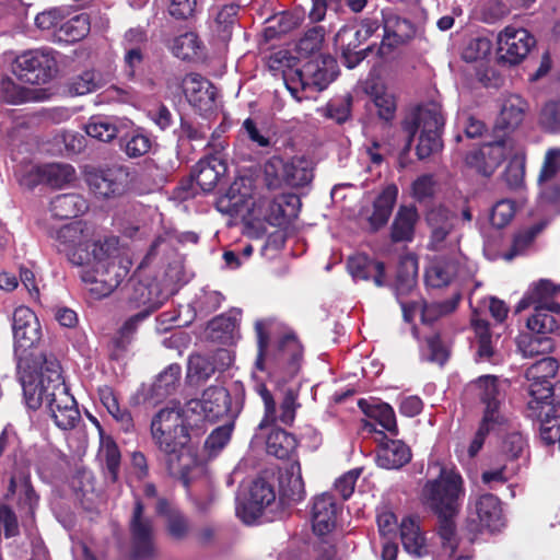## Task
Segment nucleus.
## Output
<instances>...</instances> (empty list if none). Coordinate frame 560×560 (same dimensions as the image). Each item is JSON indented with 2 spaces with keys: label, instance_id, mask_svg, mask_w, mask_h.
I'll use <instances>...</instances> for the list:
<instances>
[{
  "label": "nucleus",
  "instance_id": "ea45409f",
  "mask_svg": "<svg viewBox=\"0 0 560 560\" xmlns=\"http://www.w3.org/2000/svg\"><path fill=\"white\" fill-rule=\"evenodd\" d=\"M18 373L27 407L32 410H37L45 404L46 388L48 389L47 384H44L40 378H37L31 371V368L18 369Z\"/></svg>",
  "mask_w": 560,
  "mask_h": 560
},
{
  "label": "nucleus",
  "instance_id": "f257e3e1",
  "mask_svg": "<svg viewBox=\"0 0 560 560\" xmlns=\"http://www.w3.org/2000/svg\"><path fill=\"white\" fill-rule=\"evenodd\" d=\"M85 232V223L74 221L51 232L50 236L58 253L63 254L71 265L84 268L81 279L92 285L91 293L98 299L105 298L124 277L115 262L119 241L118 237H107L92 242Z\"/></svg>",
  "mask_w": 560,
  "mask_h": 560
},
{
  "label": "nucleus",
  "instance_id": "3c124183",
  "mask_svg": "<svg viewBox=\"0 0 560 560\" xmlns=\"http://www.w3.org/2000/svg\"><path fill=\"white\" fill-rule=\"evenodd\" d=\"M300 25V18L292 12H281L268 20V25L264 28L266 40H272L290 33Z\"/></svg>",
  "mask_w": 560,
  "mask_h": 560
},
{
  "label": "nucleus",
  "instance_id": "f3484780",
  "mask_svg": "<svg viewBox=\"0 0 560 560\" xmlns=\"http://www.w3.org/2000/svg\"><path fill=\"white\" fill-rule=\"evenodd\" d=\"M559 363L552 357H544L528 366L525 378L528 381L529 400L547 401L552 396L553 378L558 372Z\"/></svg>",
  "mask_w": 560,
  "mask_h": 560
},
{
  "label": "nucleus",
  "instance_id": "e2e57ef3",
  "mask_svg": "<svg viewBox=\"0 0 560 560\" xmlns=\"http://www.w3.org/2000/svg\"><path fill=\"white\" fill-rule=\"evenodd\" d=\"M304 497L305 489L301 475H290L285 482L283 480L280 482V499L288 504L299 503Z\"/></svg>",
  "mask_w": 560,
  "mask_h": 560
},
{
  "label": "nucleus",
  "instance_id": "2eb2a0df",
  "mask_svg": "<svg viewBox=\"0 0 560 560\" xmlns=\"http://www.w3.org/2000/svg\"><path fill=\"white\" fill-rule=\"evenodd\" d=\"M384 34L377 46L376 56L387 58L396 48L407 44L416 34L412 22L390 11L384 10Z\"/></svg>",
  "mask_w": 560,
  "mask_h": 560
},
{
  "label": "nucleus",
  "instance_id": "412c9836",
  "mask_svg": "<svg viewBox=\"0 0 560 560\" xmlns=\"http://www.w3.org/2000/svg\"><path fill=\"white\" fill-rule=\"evenodd\" d=\"M376 465L384 469H399L407 465L412 457L410 447L401 440L390 439L385 432H380Z\"/></svg>",
  "mask_w": 560,
  "mask_h": 560
},
{
  "label": "nucleus",
  "instance_id": "9b49d317",
  "mask_svg": "<svg viewBox=\"0 0 560 560\" xmlns=\"http://www.w3.org/2000/svg\"><path fill=\"white\" fill-rule=\"evenodd\" d=\"M90 190L101 199H115L132 187L133 176L128 166L113 165L91 172L86 176Z\"/></svg>",
  "mask_w": 560,
  "mask_h": 560
},
{
  "label": "nucleus",
  "instance_id": "1a4fd4ad",
  "mask_svg": "<svg viewBox=\"0 0 560 560\" xmlns=\"http://www.w3.org/2000/svg\"><path fill=\"white\" fill-rule=\"evenodd\" d=\"M128 528L130 534V559H154L156 556L154 525L152 518L144 515V504L139 498L135 500Z\"/></svg>",
  "mask_w": 560,
  "mask_h": 560
},
{
  "label": "nucleus",
  "instance_id": "473e14b6",
  "mask_svg": "<svg viewBox=\"0 0 560 560\" xmlns=\"http://www.w3.org/2000/svg\"><path fill=\"white\" fill-rule=\"evenodd\" d=\"M419 214L415 206H400L390 225L393 243L411 242Z\"/></svg>",
  "mask_w": 560,
  "mask_h": 560
},
{
  "label": "nucleus",
  "instance_id": "6e6552de",
  "mask_svg": "<svg viewBox=\"0 0 560 560\" xmlns=\"http://www.w3.org/2000/svg\"><path fill=\"white\" fill-rule=\"evenodd\" d=\"M12 331L16 368H31V352L42 339V328L36 314L27 306L16 307L12 316Z\"/></svg>",
  "mask_w": 560,
  "mask_h": 560
},
{
  "label": "nucleus",
  "instance_id": "864d4df0",
  "mask_svg": "<svg viewBox=\"0 0 560 560\" xmlns=\"http://www.w3.org/2000/svg\"><path fill=\"white\" fill-rule=\"evenodd\" d=\"M120 149L131 159L147 154L151 147V138L140 131L133 130L119 137Z\"/></svg>",
  "mask_w": 560,
  "mask_h": 560
},
{
  "label": "nucleus",
  "instance_id": "13d9d810",
  "mask_svg": "<svg viewBox=\"0 0 560 560\" xmlns=\"http://www.w3.org/2000/svg\"><path fill=\"white\" fill-rule=\"evenodd\" d=\"M299 393L294 388L285 389L283 397L280 401L279 413H277V421L285 427H291L296 417V410L301 407L299 402Z\"/></svg>",
  "mask_w": 560,
  "mask_h": 560
},
{
  "label": "nucleus",
  "instance_id": "dca6fc26",
  "mask_svg": "<svg viewBox=\"0 0 560 560\" xmlns=\"http://www.w3.org/2000/svg\"><path fill=\"white\" fill-rule=\"evenodd\" d=\"M508 145L509 140L504 138L483 143L466 154L465 163L479 175L490 177L506 159Z\"/></svg>",
  "mask_w": 560,
  "mask_h": 560
},
{
  "label": "nucleus",
  "instance_id": "6ab92c4d",
  "mask_svg": "<svg viewBox=\"0 0 560 560\" xmlns=\"http://www.w3.org/2000/svg\"><path fill=\"white\" fill-rule=\"evenodd\" d=\"M526 416L539 422V438L546 446L560 442V416L555 406L547 401L528 400Z\"/></svg>",
  "mask_w": 560,
  "mask_h": 560
},
{
  "label": "nucleus",
  "instance_id": "aec40b11",
  "mask_svg": "<svg viewBox=\"0 0 560 560\" xmlns=\"http://www.w3.org/2000/svg\"><path fill=\"white\" fill-rule=\"evenodd\" d=\"M16 493L19 508L26 509L33 515L38 506L39 495L32 483L31 472L26 468H15L10 472L4 499L10 500Z\"/></svg>",
  "mask_w": 560,
  "mask_h": 560
},
{
  "label": "nucleus",
  "instance_id": "20e7f679",
  "mask_svg": "<svg viewBox=\"0 0 560 560\" xmlns=\"http://www.w3.org/2000/svg\"><path fill=\"white\" fill-rule=\"evenodd\" d=\"M325 38L324 26L308 28L296 44L300 57L310 58L299 69L283 72L287 90L298 102L308 100L311 93L325 90L339 74L337 60L330 55L317 52Z\"/></svg>",
  "mask_w": 560,
  "mask_h": 560
},
{
  "label": "nucleus",
  "instance_id": "c756f323",
  "mask_svg": "<svg viewBox=\"0 0 560 560\" xmlns=\"http://www.w3.org/2000/svg\"><path fill=\"white\" fill-rule=\"evenodd\" d=\"M475 511L482 528L494 532L504 525L501 501L492 493L480 495L475 502Z\"/></svg>",
  "mask_w": 560,
  "mask_h": 560
},
{
  "label": "nucleus",
  "instance_id": "8fccbe9b",
  "mask_svg": "<svg viewBox=\"0 0 560 560\" xmlns=\"http://www.w3.org/2000/svg\"><path fill=\"white\" fill-rule=\"evenodd\" d=\"M471 326L475 331L477 351L476 355L480 361H491L495 353L492 346V334L490 331V324L482 318H472Z\"/></svg>",
  "mask_w": 560,
  "mask_h": 560
},
{
  "label": "nucleus",
  "instance_id": "774afa93",
  "mask_svg": "<svg viewBox=\"0 0 560 560\" xmlns=\"http://www.w3.org/2000/svg\"><path fill=\"white\" fill-rule=\"evenodd\" d=\"M98 88L100 80L97 79L96 72L93 70L82 72L73 78L69 84V91L74 95H85L96 91Z\"/></svg>",
  "mask_w": 560,
  "mask_h": 560
},
{
  "label": "nucleus",
  "instance_id": "bb28decb",
  "mask_svg": "<svg viewBox=\"0 0 560 560\" xmlns=\"http://www.w3.org/2000/svg\"><path fill=\"white\" fill-rule=\"evenodd\" d=\"M398 197V188L396 185H387L375 197L373 201V211L366 218L368 231L376 233L383 229L393 213Z\"/></svg>",
  "mask_w": 560,
  "mask_h": 560
},
{
  "label": "nucleus",
  "instance_id": "bf43d9fd",
  "mask_svg": "<svg viewBox=\"0 0 560 560\" xmlns=\"http://www.w3.org/2000/svg\"><path fill=\"white\" fill-rule=\"evenodd\" d=\"M50 417L55 424L61 430H71L75 428L81 416L75 399L71 400L67 406H62L59 410L50 408Z\"/></svg>",
  "mask_w": 560,
  "mask_h": 560
},
{
  "label": "nucleus",
  "instance_id": "0e129e2a",
  "mask_svg": "<svg viewBox=\"0 0 560 560\" xmlns=\"http://www.w3.org/2000/svg\"><path fill=\"white\" fill-rule=\"evenodd\" d=\"M103 456L109 479L113 482L118 480L121 454L117 443L107 438L103 443Z\"/></svg>",
  "mask_w": 560,
  "mask_h": 560
},
{
  "label": "nucleus",
  "instance_id": "0eeeda50",
  "mask_svg": "<svg viewBox=\"0 0 560 560\" xmlns=\"http://www.w3.org/2000/svg\"><path fill=\"white\" fill-rule=\"evenodd\" d=\"M264 174L267 186L271 189L282 186L302 188L313 180L314 167L312 161L305 156L295 155L285 160L273 155L265 163Z\"/></svg>",
  "mask_w": 560,
  "mask_h": 560
},
{
  "label": "nucleus",
  "instance_id": "680f3d73",
  "mask_svg": "<svg viewBox=\"0 0 560 560\" xmlns=\"http://www.w3.org/2000/svg\"><path fill=\"white\" fill-rule=\"evenodd\" d=\"M553 340L544 335L524 337L518 341V348L524 357H535L550 352L553 349Z\"/></svg>",
  "mask_w": 560,
  "mask_h": 560
},
{
  "label": "nucleus",
  "instance_id": "09e8293b",
  "mask_svg": "<svg viewBox=\"0 0 560 560\" xmlns=\"http://www.w3.org/2000/svg\"><path fill=\"white\" fill-rule=\"evenodd\" d=\"M240 5L236 3L224 4L214 13L212 28L222 42L231 39L232 30L236 22Z\"/></svg>",
  "mask_w": 560,
  "mask_h": 560
},
{
  "label": "nucleus",
  "instance_id": "a18cd8bd",
  "mask_svg": "<svg viewBox=\"0 0 560 560\" xmlns=\"http://www.w3.org/2000/svg\"><path fill=\"white\" fill-rule=\"evenodd\" d=\"M457 272V262L448 258L436 259L425 272V282L431 288L448 285Z\"/></svg>",
  "mask_w": 560,
  "mask_h": 560
},
{
  "label": "nucleus",
  "instance_id": "4c0bfd02",
  "mask_svg": "<svg viewBox=\"0 0 560 560\" xmlns=\"http://www.w3.org/2000/svg\"><path fill=\"white\" fill-rule=\"evenodd\" d=\"M89 209L86 200L79 194H60L50 201L49 210L55 218L72 219Z\"/></svg>",
  "mask_w": 560,
  "mask_h": 560
},
{
  "label": "nucleus",
  "instance_id": "de8ad7c7",
  "mask_svg": "<svg viewBox=\"0 0 560 560\" xmlns=\"http://www.w3.org/2000/svg\"><path fill=\"white\" fill-rule=\"evenodd\" d=\"M90 30L91 21L89 14L81 13L60 24L57 35L60 40L75 43L85 38Z\"/></svg>",
  "mask_w": 560,
  "mask_h": 560
},
{
  "label": "nucleus",
  "instance_id": "393cba45",
  "mask_svg": "<svg viewBox=\"0 0 560 560\" xmlns=\"http://www.w3.org/2000/svg\"><path fill=\"white\" fill-rule=\"evenodd\" d=\"M231 395L229 390L222 386H210L202 393L201 399L196 401L201 412L210 422L228 416L231 411Z\"/></svg>",
  "mask_w": 560,
  "mask_h": 560
},
{
  "label": "nucleus",
  "instance_id": "338daca9",
  "mask_svg": "<svg viewBox=\"0 0 560 560\" xmlns=\"http://www.w3.org/2000/svg\"><path fill=\"white\" fill-rule=\"evenodd\" d=\"M235 327V317L228 314H220L208 323L207 329L209 330L211 338L222 340L230 338Z\"/></svg>",
  "mask_w": 560,
  "mask_h": 560
},
{
  "label": "nucleus",
  "instance_id": "a878e982",
  "mask_svg": "<svg viewBox=\"0 0 560 560\" xmlns=\"http://www.w3.org/2000/svg\"><path fill=\"white\" fill-rule=\"evenodd\" d=\"M525 110L526 102L522 97L512 95L505 100L495 120V136L499 139L504 138L510 141L508 136L522 124L524 120Z\"/></svg>",
  "mask_w": 560,
  "mask_h": 560
},
{
  "label": "nucleus",
  "instance_id": "69168bd1",
  "mask_svg": "<svg viewBox=\"0 0 560 560\" xmlns=\"http://www.w3.org/2000/svg\"><path fill=\"white\" fill-rule=\"evenodd\" d=\"M542 225L535 224L525 231H522L514 235L512 246L509 253L505 254L508 260L523 254L534 242L536 236L541 232Z\"/></svg>",
  "mask_w": 560,
  "mask_h": 560
},
{
  "label": "nucleus",
  "instance_id": "49530a36",
  "mask_svg": "<svg viewBox=\"0 0 560 560\" xmlns=\"http://www.w3.org/2000/svg\"><path fill=\"white\" fill-rule=\"evenodd\" d=\"M462 300V292L455 291L452 296L445 301L427 303L421 302V322L423 324H433L440 317L452 314L458 307Z\"/></svg>",
  "mask_w": 560,
  "mask_h": 560
},
{
  "label": "nucleus",
  "instance_id": "7c9ffc66",
  "mask_svg": "<svg viewBox=\"0 0 560 560\" xmlns=\"http://www.w3.org/2000/svg\"><path fill=\"white\" fill-rule=\"evenodd\" d=\"M455 214L445 207H436L427 213V223L431 230L430 244L440 249L454 229Z\"/></svg>",
  "mask_w": 560,
  "mask_h": 560
},
{
  "label": "nucleus",
  "instance_id": "37998d69",
  "mask_svg": "<svg viewBox=\"0 0 560 560\" xmlns=\"http://www.w3.org/2000/svg\"><path fill=\"white\" fill-rule=\"evenodd\" d=\"M100 399L124 432L130 433L133 431L135 423L130 411L127 408H120L118 399L110 387L106 386L100 389Z\"/></svg>",
  "mask_w": 560,
  "mask_h": 560
},
{
  "label": "nucleus",
  "instance_id": "c85d7f7f",
  "mask_svg": "<svg viewBox=\"0 0 560 560\" xmlns=\"http://www.w3.org/2000/svg\"><path fill=\"white\" fill-rule=\"evenodd\" d=\"M175 85L182 88L188 103L201 107L207 101L214 100L212 83L199 73H189L185 78H175Z\"/></svg>",
  "mask_w": 560,
  "mask_h": 560
},
{
  "label": "nucleus",
  "instance_id": "cd10ccee",
  "mask_svg": "<svg viewBox=\"0 0 560 560\" xmlns=\"http://www.w3.org/2000/svg\"><path fill=\"white\" fill-rule=\"evenodd\" d=\"M155 513L165 518V530L172 539L182 541L188 537L190 524L187 516L173 508L166 498L158 499Z\"/></svg>",
  "mask_w": 560,
  "mask_h": 560
},
{
  "label": "nucleus",
  "instance_id": "39448f33",
  "mask_svg": "<svg viewBox=\"0 0 560 560\" xmlns=\"http://www.w3.org/2000/svg\"><path fill=\"white\" fill-rule=\"evenodd\" d=\"M445 118L442 106L439 103L430 102L419 105L401 121V129L406 133L405 145L400 151L399 160L407 155L417 132L420 130L419 141L416 147V154L419 160L428 159L443 148L442 133Z\"/></svg>",
  "mask_w": 560,
  "mask_h": 560
},
{
  "label": "nucleus",
  "instance_id": "5701e85b",
  "mask_svg": "<svg viewBox=\"0 0 560 560\" xmlns=\"http://www.w3.org/2000/svg\"><path fill=\"white\" fill-rule=\"evenodd\" d=\"M347 268L355 281L372 280L377 288H383L387 284L385 264L371 258L366 254L350 256L347 261Z\"/></svg>",
  "mask_w": 560,
  "mask_h": 560
},
{
  "label": "nucleus",
  "instance_id": "5fc2aeb1",
  "mask_svg": "<svg viewBox=\"0 0 560 560\" xmlns=\"http://www.w3.org/2000/svg\"><path fill=\"white\" fill-rule=\"evenodd\" d=\"M201 42L195 32H186L173 38L170 49L182 60H190L198 55Z\"/></svg>",
  "mask_w": 560,
  "mask_h": 560
},
{
  "label": "nucleus",
  "instance_id": "79ce46f5",
  "mask_svg": "<svg viewBox=\"0 0 560 560\" xmlns=\"http://www.w3.org/2000/svg\"><path fill=\"white\" fill-rule=\"evenodd\" d=\"M180 375L182 368L179 364L173 363L165 368L151 387L152 397L162 401L173 395L179 386Z\"/></svg>",
  "mask_w": 560,
  "mask_h": 560
},
{
  "label": "nucleus",
  "instance_id": "e433bc0d",
  "mask_svg": "<svg viewBox=\"0 0 560 560\" xmlns=\"http://www.w3.org/2000/svg\"><path fill=\"white\" fill-rule=\"evenodd\" d=\"M556 315H560L559 302L535 306L534 314L527 319V327L538 335L553 332L559 327Z\"/></svg>",
  "mask_w": 560,
  "mask_h": 560
},
{
  "label": "nucleus",
  "instance_id": "9d476101",
  "mask_svg": "<svg viewBox=\"0 0 560 560\" xmlns=\"http://www.w3.org/2000/svg\"><path fill=\"white\" fill-rule=\"evenodd\" d=\"M57 71V61L51 50L33 49L19 55L12 65L16 78L33 85L46 84Z\"/></svg>",
  "mask_w": 560,
  "mask_h": 560
},
{
  "label": "nucleus",
  "instance_id": "a211bd4d",
  "mask_svg": "<svg viewBox=\"0 0 560 560\" xmlns=\"http://www.w3.org/2000/svg\"><path fill=\"white\" fill-rule=\"evenodd\" d=\"M275 501L276 491L273 486L267 480L258 478L253 481L248 494L237 508V515L245 524L250 525Z\"/></svg>",
  "mask_w": 560,
  "mask_h": 560
},
{
  "label": "nucleus",
  "instance_id": "603ef678",
  "mask_svg": "<svg viewBox=\"0 0 560 560\" xmlns=\"http://www.w3.org/2000/svg\"><path fill=\"white\" fill-rule=\"evenodd\" d=\"M84 130L89 137L102 142H110L120 132L117 124L106 116H92Z\"/></svg>",
  "mask_w": 560,
  "mask_h": 560
},
{
  "label": "nucleus",
  "instance_id": "a19ab883",
  "mask_svg": "<svg viewBox=\"0 0 560 560\" xmlns=\"http://www.w3.org/2000/svg\"><path fill=\"white\" fill-rule=\"evenodd\" d=\"M156 285L137 282L133 284L132 292L128 296L129 310H138L139 313H147L148 317L162 306L158 296L153 295Z\"/></svg>",
  "mask_w": 560,
  "mask_h": 560
},
{
  "label": "nucleus",
  "instance_id": "052dcab7",
  "mask_svg": "<svg viewBox=\"0 0 560 560\" xmlns=\"http://www.w3.org/2000/svg\"><path fill=\"white\" fill-rule=\"evenodd\" d=\"M0 98L7 104H22L31 98V90L18 85L11 78L0 82Z\"/></svg>",
  "mask_w": 560,
  "mask_h": 560
},
{
  "label": "nucleus",
  "instance_id": "72a5a7b5",
  "mask_svg": "<svg viewBox=\"0 0 560 560\" xmlns=\"http://www.w3.org/2000/svg\"><path fill=\"white\" fill-rule=\"evenodd\" d=\"M358 406L369 419L378 423L392 436L399 434L395 410L389 404L382 401L370 402L365 399H360Z\"/></svg>",
  "mask_w": 560,
  "mask_h": 560
},
{
  "label": "nucleus",
  "instance_id": "f8f14e48",
  "mask_svg": "<svg viewBox=\"0 0 560 560\" xmlns=\"http://www.w3.org/2000/svg\"><path fill=\"white\" fill-rule=\"evenodd\" d=\"M303 346L293 330H287L269 340V368L273 373L293 377L300 369Z\"/></svg>",
  "mask_w": 560,
  "mask_h": 560
},
{
  "label": "nucleus",
  "instance_id": "ddd939ff",
  "mask_svg": "<svg viewBox=\"0 0 560 560\" xmlns=\"http://www.w3.org/2000/svg\"><path fill=\"white\" fill-rule=\"evenodd\" d=\"M535 44V37L527 30L505 27L498 36V63L502 66L521 63Z\"/></svg>",
  "mask_w": 560,
  "mask_h": 560
},
{
  "label": "nucleus",
  "instance_id": "f704fd0d",
  "mask_svg": "<svg viewBox=\"0 0 560 560\" xmlns=\"http://www.w3.org/2000/svg\"><path fill=\"white\" fill-rule=\"evenodd\" d=\"M31 371L37 378H40L44 384L62 385L65 380L62 377L61 365L54 354L40 353L35 357L31 352Z\"/></svg>",
  "mask_w": 560,
  "mask_h": 560
},
{
  "label": "nucleus",
  "instance_id": "58836bf2",
  "mask_svg": "<svg viewBox=\"0 0 560 560\" xmlns=\"http://www.w3.org/2000/svg\"><path fill=\"white\" fill-rule=\"evenodd\" d=\"M479 400L485 405V411L500 413V405L503 394L500 389V381L495 375H482L474 382Z\"/></svg>",
  "mask_w": 560,
  "mask_h": 560
},
{
  "label": "nucleus",
  "instance_id": "4468645a",
  "mask_svg": "<svg viewBox=\"0 0 560 560\" xmlns=\"http://www.w3.org/2000/svg\"><path fill=\"white\" fill-rule=\"evenodd\" d=\"M335 43L339 47L343 63L348 69L355 68L371 54H376L378 46L371 44L360 48L365 43V39L357 22L343 25L336 34Z\"/></svg>",
  "mask_w": 560,
  "mask_h": 560
},
{
  "label": "nucleus",
  "instance_id": "b1692460",
  "mask_svg": "<svg viewBox=\"0 0 560 560\" xmlns=\"http://www.w3.org/2000/svg\"><path fill=\"white\" fill-rule=\"evenodd\" d=\"M228 172L224 159L217 154H209L198 161L191 171V177L205 191H212Z\"/></svg>",
  "mask_w": 560,
  "mask_h": 560
},
{
  "label": "nucleus",
  "instance_id": "f03ea898",
  "mask_svg": "<svg viewBox=\"0 0 560 560\" xmlns=\"http://www.w3.org/2000/svg\"><path fill=\"white\" fill-rule=\"evenodd\" d=\"M465 497L464 480L455 470L442 467L434 479L425 481L420 500L423 506L438 518L436 534L441 548L433 553L432 560H467L457 555L459 538L455 518L459 514Z\"/></svg>",
  "mask_w": 560,
  "mask_h": 560
},
{
  "label": "nucleus",
  "instance_id": "c9c22d12",
  "mask_svg": "<svg viewBox=\"0 0 560 560\" xmlns=\"http://www.w3.org/2000/svg\"><path fill=\"white\" fill-rule=\"evenodd\" d=\"M277 324L273 319H258L254 328L257 340V357L255 368L261 372L273 373L269 368V339L276 336Z\"/></svg>",
  "mask_w": 560,
  "mask_h": 560
},
{
  "label": "nucleus",
  "instance_id": "2f4dec72",
  "mask_svg": "<svg viewBox=\"0 0 560 560\" xmlns=\"http://www.w3.org/2000/svg\"><path fill=\"white\" fill-rule=\"evenodd\" d=\"M399 533L406 552L415 558H423L429 555L425 536L413 518L405 517L399 526Z\"/></svg>",
  "mask_w": 560,
  "mask_h": 560
},
{
  "label": "nucleus",
  "instance_id": "7ed1b4c3",
  "mask_svg": "<svg viewBox=\"0 0 560 560\" xmlns=\"http://www.w3.org/2000/svg\"><path fill=\"white\" fill-rule=\"evenodd\" d=\"M150 434L168 476L185 486L189 475L198 465V454L191 444L190 425L179 409L163 408L152 418Z\"/></svg>",
  "mask_w": 560,
  "mask_h": 560
},
{
  "label": "nucleus",
  "instance_id": "4be33fe9",
  "mask_svg": "<svg viewBox=\"0 0 560 560\" xmlns=\"http://www.w3.org/2000/svg\"><path fill=\"white\" fill-rule=\"evenodd\" d=\"M338 505L334 494L324 492L314 498L311 521L316 535L325 536L336 527Z\"/></svg>",
  "mask_w": 560,
  "mask_h": 560
},
{
  "label": "nucleus",
  "instance_id": "423d86ee",
  "mask_svg": "<svg viewBox=\"0 0 560 560\" xmlns=\"http://www.w3.org/2000/svg\"><path fill=\"white\" fill-rule=\"evenodd\" d=\"M255 393L264 404V416L257 425L255 436L265 441L266 453L281 460L296 456L299 441L296 436L277 425V402L265 383L254 385Z\"/></svg>",
  "mask_w": 560,
  "mask_h": 560
},
{
  "label": "nucleus",
  "instance_id": "4d7b16f0",
  "mask_svg": "<svg viewBox=\"0 0 560 560\" xmlns=\"http://www.w3.org/2000/svg\"><path fill=\"white\" fill-rule=\"evenodd\" d=\"M45 183L52 188H61L70 183L75 175V171L70 164L49 163L44 164Z\"/></svg>",
  "mask_w": 560,
  "mask_h": 560
},
{
  "label": "nucleus",
  "instance_id": "6e6d98bb",
  "mask_svg": "<svg viewBox=\"0 0 560 560\" xmlns=\"http://www.w3.org/2000/svg\"><path fill=\"white\" fill-rule=\"evenodd\" d=\"M424 343L425 346L421 352L422 359L443 366L450 358V351L445 342L442 340L440 332L427 336L424 338Z\"/></svg>",
  "mask_w": 560,
  "mask_h": 560
},
{
  "label": "nucleus",
  "instance_id": "c03bdc74",
  "mask_svg": "<svg viewBox=\"0 0 560 560\" xmlns=\"http://www.w3.org/2000/svg\"><path fill=\"white\" fill-rule=\"evenodd\" d=\"M418 265L413 258H404L399 261L396 280V299L405 298L412 293L417 284Z\"/></svg>",
  "mask_w": 560,
  "mask_h": 560
}]
</instances>
